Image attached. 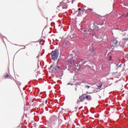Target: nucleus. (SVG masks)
Returning a JSON list of instances; mask_svg holds the SVG:
<instances>
[{
	"label": "nucleus",
	"instance_id": "46",
	"mask_svg": "<svg viewBox=\"0 0 128 128\" xmlns=\"http://www.w3.org/2000/svg\"><path fill=\"white\" fill-rule=\"evenodd\" d=\"M50 20H51V21L52 20V19L51 18V19Z\"/></svg>",
	"mask_w": 128,
	"mask_h": 128
},
{
	"label": "nucleus",
	"instance_id": "27",
	"mask_svg": "<svg viewBox=\"0 0 128 128\" xmlns=\"http://www.w3.org/2000/svg\"><path fill=\"white\" fill-rule=\"evenodd\" d=\"M74 2H76V0H72V4H74Z\"/></svg>",
	"mask_w": 128,
	"mask_h": 128
},
{
	"label": "nucleus",
	"instance_id": "33",
	"mask_svg": "<svg viewBox=\"0 0 128 128\" xmlns=\"http://www.w3.org/2000/svg\"><path fill=\"white\" fill-rule=\"evenodd\" d=\"M114 74H118V72H114Z\"/></svg>",
	"mask_w": 128,
	"mask_h": 128
},
{
	"label": "nucleus",
	"instance_id": "53",
	"mask_svg": "<svg viewBox=\"0 0 128 128\" xmlns=\"http://www.w3.org/2000/svg\"><path fill=\"white\" fill-rule=\"evenodd\" d=\"M18 83H19V84H20V82H18Z\"/></svg>",
	"mask_w": 128,
	"mask_h": 128
},
{
	"label": "nucleus",
	"instance_id": "45",
	"mask_svg": "<svg viewBox=\"0 0 128 128\" xmlns=\"http://www.w3.org/2000/svg\"><path fill=\"white\" fill-rule=\"evenodd\" d=\"M120 6H122V5H120Z\"/></svg>",
	"mask_w": 128,
	"mask_h": 128
},
{
	"label": "nucleus",
	"instance_id": "5",
	"mask_svg": "<svg viewBox=\"0 0 128 128\" xmlns=\"http://www.w3.org/2000/svg\"><path fill=\"white\" fill-rule=\"evenodd\" d=\"M114 42L116 48H118V46L120 44L118 43V41L117 40H114Z\"/></svg>",
	"mask_w": 128,
	"mask_h": 128
},
{
	"label": "nucleus",
	"instance_id": "10",
	"mask_svg": "<svg viewBox=\"0 0 128 128\" xmlns=\"http://www.w3.org/2000/svg\"><path fill=\"white\" fill-rule=\"evenodd\" d=\"M122 64H120V65H118V64H116L115 70H118L119 68H122Z\"/></svg>",
	"mask_w": 128,
	"mask_h": 128
},
{
	"label": "nucleus",
	"instance_id": "6",
	"mask_svg": "<svg viewBox=\"0 0 128 128\" xmlns=\"http://www.w3.org/2000/svg\"><path fill=\"white\" fill-rule=\"evenodd\" d=\"M90 54H94V47L92 46H90Z\"/></svg>",
	"mask_w": 128,
	"mask_h": 128
},
{
	"label": "nucleus",
	"instance_id": "9",
	"mask_svg": "<svg viewBox=\"0 0 128 128\" xmlns=\"http://www.w3.org/2000/svg\"><path fill=\"white\" fill-rule=\"evenodd\" d=\"M122 16H124V18H128V12H126V13H124L123 14H122L120 16V18H122Z\"/></svg>",
	"mask_w": 128,
	"mask_h": 128
},
{
	"label": "nucleus",
	"instance_id": "26",
	"mask_svg": "<svg viewBox=\"0 0 128 128\" xmlns=\"http://www.w3.org/2000/svg\"><path fill=\"white\" fill-rule=\"evenodd\" d=\"M97 30H100V28L98 26V28H96Z\"/></svg>",
	"mask_w": 128,
	"mask_h": 128
},
{
	"label": "nucleus",
	"instance_id": "55",
	"mask_svg": "<svg viewBox=\"0 0 128 128\" xmlns=\"http://www.w3.org/2000/svg\"><path fill=\"white\" fill-rule=\"evenodd\" d=\"M60 80H62V78H60Z\"/></svg>",
	"mask_w": 128,
	"mask_h": 128
},
{
	"label": "nucleus",
	"instance_id": "44",
	"mask_svg": "<svg viewBox=\"0 0 128 128\" xmlns=\"http://www.w3.org/2000/svg\"><path fill=\"white\" fill-rule=\"evenodd\" d=\"M87 113H88V110Z\"/></svg>",
	"mask_w": 128,
	"mask_h": 128
},
{
	"label": "nucleus",
	"instance_id": "31",
	"mask_svg": "<svg viewBox=\"0 0 128 128\" xmlns=\"http://www.w3.org/2000/svg\"><path fill=\"white\" fill-rule=\"evenodd\" d=\"M82 10V8H78V10Z\"/></svg>",
	"mask_w": 128,
	"mask_h": 128
},
{
	"label": "nucleus",
	"instance_id": "34",
	"mask_svg": "<svg viewBox=\"0 0 128 128\" xmlns=\"http://www.w3.org/2000/svg\"><path fill=\"white\" fill-rule=\"evenodd\" d=\"M28 92H30V89L28 90Z\"/></svg>",
	"mask_w": 128,
	"mask_h": 128
},
{
	"label": "nucleus",
	"instance_id": "21",
	"mask_svg": "<svg viewBox=\"0 0 128 128\" xmlns=\"http://www.w3.org/2000/svg\"><path fill=\"white\" fill-rule=\"evenodd\" d=\"M124 6H128V4L127 3H124Z\"/></svg>",
	"mask_w": 128,
	"mask_h": 128
},
{
	"label": "nucleus",
	"instance_id": "12",
	"mask_svg": "<svg viewBox=\"0 0 128 128\" xmlns=\"http://www.w3.org/2000/svg\"><path fill=\"white\" fill-rule=\"evenodd\" d=\"M64 76V71L62 70L60 73L58 74V76L62 78V76Z\"/></svg>",
	"mask_w": 128,
	"mask_h": 128
},
{
	"label": "nucleus",
	"instance_id": "13",
	"mask_svg": "<svg viewBox=\"0 0 128 128\" xmlns=\"http://www.w3.org/2000/svg\"><path fill=\"white\" fill-rule=\"evenodd\" d=\"M4 78H10V75H8V74L7 73L6 75L4 76Z\"/></svg>",
	"mask_w": 128,
	"mask_h": 128
},
{
	"label": "nucleus",
	"instance_id": "37",
	"mask_svg": "<svg viewBox=\"0 0 128 128\" xmlns=\"http://www.w3.org/2000/svg\"><path fill=\"white\" fill-rule=\"evenodd\" d=\"M46 110H47V111L48 110V108H46Z\"/></svg>",
	"mask_w": 128,
	"mask_h": 128
},
{
	"label": "nucleus",
	"instance_id": "50",
	"mask_svg": "<svg viewBox=\"0 0 128 128\" xmlns=\"http://www.w3.org/2000/svg\"><path fill=\"white\" fill-rule=\"evenodd\" d=\"M100 96V98L101 96Z\"/></svg>",
	"mask_w": 128,
	"mask_h": 128
},
{
	"label": "nucleus",
	"instance_id": "7",
	"mask_svg": "<svg viewBox=\"0 0 128 128\" xmlns=\"http://www.w3.org/2000/svg\"><path fill=\"white\" fill-rule=\"evenodd\" d=\"M54 68L56 69V72H58V71L59 70H60V68H62V67H60L58 65H57L56 66H54Z\"/></svg>",
	"mask_w": 128,
	"mask_h": 128
},
{
	"label": "nucleus",
	"instance_id": "54",
	"mask_svg": "<svg viewBox=\"0 0 128 128\" xmlns=\"http://www.w3.org/2000/svg\"><path fill=\"white\" fill-rule=\"evenodd\" d=\"M87 58V60H88V58Z\"/></svg>",
	"mask_w": 128,
	"mask_h": 128
},
{
	"label": "nucleus",
	"instance_id": "19",
	"mask_svg": "<svg viewBox=\"0 0 128 128\" xmlns=\"http://www.w3.org/2000/svg\"><path fill=\"white\" fill-rule=\"evenodd\" d=\"M104 22L103 21L102 24H97L102 26H104Z\"/></svg>",
	"mask_w": 128,
	"mask_h": 128
},
{
	"label": "nucleus",
	"instance_id": "14",
	"mask_svg": "<svg viewBox=\"0 0 128 128\" xmlns=\"http://www.w3.org/2000/svg\"><path fill=\"white\" fill-rule=\"evenodd\" d=\"M92 32H93L92 34V36H96V31H94V30H92Z\"/></svg>",
	"mask_w": 128,
	"mask_h": 128
},
{
	"label": "nucleus",
	"instance_id": "2",
	"mask_svg": "<svg viewBox=\"0 0 128 128\" xmlns=\"http://www.w3.org/2000/svg\"><path fill=\"white\" fill-rule=\"evenodd\" d=\"M50 54L52 60L54 61L56 60L58 58V54H60L58 49H56L54 50H52L50 52Z\"/></svg>",
	"mask_w": 128,
	"mask_h": 128
},
{
	"label": "nucleus",
	"instance_id": "38",
	"mask_svg": "<svg viewBox=\"0 0 128 128\" xmlns=\"http://www.w3.org/2000/svg\"><path fill=\"white\" fill-rule=\"evenodd\" d=\"M78 102H79V101H78L77 102H76V104H78Z\"/></svg>",
	"mask_w": 128,
	"mask_h": 128
},
{
	"label": "nucleus",
	"instance_id": "1",
	"mask_svg": "<svg viewBox=\"0 0 128 128\" xmlns=\"http://www.w3.org/2000/svg\"><path fill=\"white\" fill-rule=\"evenodd\" d=\"M70 64H74L76 68V70H80V69L82 68V66L80 64V62L78 61L76 63L74 62V59L72 60V58H70L68 60L66 66H68V70L72 68V66L70 65Z\"/></svg>",
	"mask_w": 128,
	"mask_h": 128
},
{
	"label": "nucleus",
	"instance_id": "20",
	"mask_svg": "<svg viewBox=\"0 0 128 128\" xmlns=\"http://www.w3.org/2000/svg\"><path fill=\"white\" fill-rule=\"evenodd\" d=\"M86 62H88V61H84L82 62V64H86Z\"/></svg>",
	"mask_w": 128,
	"mask_h": 128
},
{
	"label": "nucleus",
	"instance_id": "3",
	"mask_svg": "<svg viewBox=\"0 0 128 128\" xmlns=\"http://www.w3.org/2000/svg\"><path fill=\"white\" fill-rule=\"evenodd\" d=\"M79 98L80 100V102H84V100H92V96L86 94L82 95L80 96Z\"/></svg>",
	"mask_w": 128,
	"mask_h": 128
},
{
	"label": "nucleus",
	"instance_id": "11",
	"mask_svg": "<svg viewBox=\"0 0 128 128\" xmlns=\"http://www.w3.org/2000/svg\"><path fill=\"white\" fill-rule=\"evenodd\" d=\"M81 32L83 34H87L88 33V29H82L81 30Z\"/></svg>",
	"mask_w": 128,
	"mask_h": 128
},
{
	"label": "nucleus",
	"instance_id": "8",
	"mask_svg": "<svg viewBox=\"0 0 128 128\" xmlns=\"http://www.w3.org/2000/svg\"><path fill=\"white\" fill-rule=\"evenodd\" d=\"M62 59L58 58L57 61V65L58 66L62 64Z\"/></svg>",
	"mask_w": 128,
	"mask_h": 128
},
{
	"label": "nucleus",
	"instance_id": "23",
	"mask_svg": "<svg viewBox=\"0 0 128 128\" xmlns=\"http://www.w3.org/2000/svg\"><path fill=\"white\" fill-rule=\"evenodd\" d=\"M85 88H90V86H85Z\"/></svg>",
	"mask_w": 128,
	"mask_h": 128
},
{
	"label": "nucleus",
	"instance_id": "40",
	"mask_svg": "<svg viewBox=\"0 0 128 128\" xmlns=\"http://www.w3.org/2000/svg\"><path fill=\"white\" fill-rule=\"evenodd\" d=\"M82 112H84V110H82Z\"/></svg>",
	"mask_w": 128,
	"mask_h": 128
},
{
	"label": "nucleus",
	"instance_id": "56",
	"mask_svg": "<svg viewBox=\"0 0 128 128\" xmlns=\"http://www.w3.org/2000/svg\"><path fill=\"white\" fill-rule=\"evenodd\" d=\"M74 58H76V56H74Z\"/></svg>",
	"mask_w": 128,
	"mask_h": 128
},
{
	"label": "nucleus",
	"instance_id": "15",
	"mask_svg": "<svg viewBox=\"0 0 128 128\" xmlns=\"http://www.w3.org/2000/svg\"><path fill=\"white\" fill-rule=\"evenodd\" d=\"M106 30V28L104 26H102L101 28V30H102V32H104V30Z\"/></svg>",
	"mask_w": 128,
	"mask_h": 128
},
{
	"label": "nucleus",
	"instance_id": "43",
	"mask_svg": "<svg viewBox=\"0 0 128 128\" xmlns=\"http://www.w3.org/2000/svg\"><path fill=\"white\" fill-rule=\"evenodd\" d=\"M90 10H92V8H90Z\"/></svg>",
	"mask_w": 128,
	"mask_h": 128
},
{
	"label": "nucleus",
	"instance_id": "25",
	"mask_svg": "<svg viewBox=\"0 0 128 128\" xmlns=\"http://www.w3.org/2000/svg\"><path fill=\"white\" fill-rule=\"evenodd\" d=\"M123 40H124H124L128 41V38H123Z\"/></svg>",
	"mask_w": 128,
	"mask_h": 128
},
{
	"label": "nucleus",
	"instance_id": "47",
	"mask_svg": "<svg viewBox=\"0 0 128 128\" xmlns=\"http://www.w3.org/2000/svg\"><path fill=\"white\" fill-rule=\"evenodd\" d=\"M124 8H126H126L124 7Z\"/></svg>",
	"mask_w": 128,
	"mask_h": 128
},
{
	"label": "nucleus",
	"instance_id": "52",
	"mask_svg": "<svg viewBox=\"0 0 128 128\" xmlns=\"http://www.w3.org/2000/svg\"><path fill=\"white\" fill-rule=\"evenodd\" d=\"M66 68H68V67L66 66Z\"/></svg>",
	"mask_w": 128,
	"mask_h": 128
},
{
	"label": "nucleus",
	"instance_id": "16",
	"mask_svg": "<svg viewBox=\"0 0 128 128\" xmlns=\"http://www.w3.org/2000/svg\"><path fill=\"white\" fill-rule=\"evenodd\" d=\"M94 28H96H96H98V26L97 24H96V23H94Z\"/></svg>",
	"mask_w": 128,
	"mask_h": 128
},
{
	"label": "nucleus",
	"instance_id": "42",
	"mask_svg": "<svg viewBox=\"0 0 128 128\" xmlns=\"http://www.w3.org/2000/svg\"><path fill=\"white\" fill-rule=\"evenodd\" d=\"M75 90H77L76 88H75Z\"/></svg>",
	"mask_w": 128,
	"mask_h": 128
},
{
	"label": "nucleus",
	"instance_id": "49",
	"mask_svg": "<svg viewBox=\"0 0 128 128\" xmlns=\"http://www.w3.org/2000/svg\"><path fill=\"white\" fill-rule=\"evenodd\" d=\"M64 120H66V118H64Z\"/></svg>",
	"mask_w": 128,
	"mask_h": 128
},
{
	"label": "nucleus",
	"instance_id": "28",
	"mask_svg": "<svg viewBox=\"0 0 128 128\" xmlns=\"http://www.w3.org/2000/svg\"><path fill=\"white\" fill-rule=\"evenodd\" d=\"M82 108H83V106H82L79 108L78 110H82Z\"/></svg>",
	"mask_w": 128,
	"mask_h": 128
},
{
	"label": "nucleus",
	"instance_id": "4",
	"mask_svg": "<svg viewBox=\"0 0 128 128\" xmlns=\"http://www.w3.org/2000/svg\"><path fill=\"white\" fill-rule=\"evenodd\" d=\"M50 72H56V68L53 65L50 66L49 68Z\"/></svg>",
	"mask_w": 128,
	"mask_h": 128
},
{
	"label": "nucleus",
	"instance_id": "35",
	"mask_svg": "<svg viewBox=\"0 0 128 128\" xmlns=\"http://www.w3.org/2000/svg\"><path fill=\"white\" fill-rule=\"evenodd\" d=\"M54 16H52V18H54Z\"/></svg>",
	"mask_w": 128,
	"mask_h": 128
},
{
	"label": "nucleus",
	"instance_id": "17",
	"mask_svg": "<svg viewBox=\"0 0 128 128\" xmlns=\"http://www.w3.org/2000/svg\"><path fill=\"white\" fill-rule=\"evenodd\" d=\"M112 56H110L108 58V60H109V62H112Z\"/></svg>",
	"mask_w": 128,
	"mask_h": 128
},
{
	"label": "nucleus",
	"instance_id": "22",
	"mask_svg": "<svg viewBox=\"0 0 128 128\" xmlns=\"http://www.w3.org/2000/svg\"><path fill=\"white\" fill-rule=\"evenodd\" d=\"M62 4H64V2H60V6H62Z\"/></svg>",
	"mask_w": 128,
	"mask_h": 128
},
{
	"label": "nucleus",
	"instance_id": "36",
	"mask_svg": "<svg viewBox=\"0 0 128 128\" xmlns=\"http://www.w3.org/2000/svg\"><path fill=\"white\" fill-rule=\"evenodd\" d=\"M24 46V49L26 48V46Z\"/></svg>",
	"mask_w": 128,
	"mask_h": 128
},
{
	"label": "nucleus",
	"instance_id": "41",
	"mask_svg": "<svg viewBox=\"0 0 128 128\" xmlns=\"http://www.w3.org/2000/svg\"><path fill=\"white\" fill-rule=\"evenodd\" d=\"M26 88H28V85H26Z\"/></svg>",
	"mask_w": 128,
	"mask_h": 128
},
{
	"label": "nucleus",
	"instance_id": "39",
	"mask_svg": "<svg viewBox=\"0 0 128 128\" xmlns=\"http://www.w3.org/2000/svg\"><path fill=\"white\" fill-rule=\"evenodd\" d=\"M60 8V6L57 7V8Z\"/></svg>",
	"mask_w": 128,
	"mask_h": 128
},
{
	"label": "nucleus",
	"instance_id": "51",
	"mask_svg": "<svg viewBox=\"0 0 128 128\" xmlns=\"http://www.w3.org/2000/svg\"><path fill=\"white\" fill-rule=\"evenodd\" d=\"M68 8V7H66V8Z\"/></svg>",
	"mask_w": 128,
	"mask_h": 128
},
{
	"label": "nucleus",
	"instance_id": "48",
	"mask_svg": "<svg viewBox=\"0 0 128 128\" xmlns=\"http://www.w3.org/2000/svg\"><path fill=\"white\" fill-rule=\"evenodd\" d=\"M124 36H126V34H124Z\"/></svg>",
	"mask_w": 128,
	"mask_h": 128
},
{
	"label": "nucleus",
	"instance_id": "18",
	"mask_svg": "<svg viewBox=\"0 0 128 128\" xmlns=\"http://www.w3.org/2000/svg\"><path fill=\"white\" fill-rule=\"evenodd\" d=\"M102 86V84L98 86V90H100V88H101Z\"/></svg>",
	"mask_w": 128,
	"mask_h": 128
},
{
	"label": "nucleus",
	"instance_id": "32",
	"mask_svg": "<svg viewBox=\"0 0 128 128\" xmlns=\"http://www.w3.org/2000/svg\"><path fill=\"white\" fill-rule=\"evenodd\" d=\"M121 116H122V118H124V114H122Z\"/></svg>",
	"mask_w": 128,
	"mask_h": 128
},
{
	"label": "nucleus",
	"instance_id": "24",
	"mask_svg": "<svg viewBox=\"0 0 128 128\" xmlns=\"http://www.w3.org/2000/svg\"><path fill=\"white\" fill-rule=\"evenodd\" d=\"M78 106L75 107V110H76L75 112H78Z\"/></svg>",
	"mask_w": 128,
	"mask_h": 128
},
{
	"label": "nucleus",
	"instance_id": "29",
	"mask_svg": "<svg viewBox=\"0 0 128 128\" xmlns=\"http://www.w3.org/2000/svg\"><path fill=\"white\" fill-rule=\"evenodd\" d=\"M40 58V54H38V56H36V58Z\"/></svg>",
	"mask_w": 128,
	"mask_h": 128
},
{
	"label": "nucleus",
	"instance_id": "30",
	"mask_svg": "<svg viewBox=\"0 0 128 128\" xmlns=\"http://www.w3.org/2000/svg\"><path fill=\"white\" fill-rule=\"evenodd\" d=\"M67 84H68V86L70 85V84H71V86H72V84H70V83H68Z\"/></svg>",
	"mask_w": 128,
	"mask_h": 128
},
{
	"label": "nucleus",
	"instance_id": "57",
	"mask_svg": "<svg viewBox=\"0 0 128 128\" xmlns=\"http://www.w3.org/2000/svg\"><path fill=\"white\" fill-rule=\"evenodd\" d=\"M48 18H46V20H48Z\"/></svg>",
	"mask_w": 128,
	"mask_h": 128
}]
</instances>
